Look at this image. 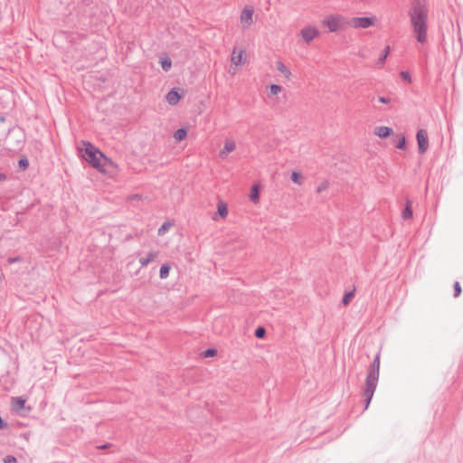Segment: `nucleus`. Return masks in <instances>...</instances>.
<instances>
[{
    "label": "nucleus",
    "mask_w": 463,
    "mask_h": 463,
    "mask_svg": "<svg viewBox=\"0 0 463 463\" xmlns=\"http://www.w3.org/2000/svg\"><path fill=\"white\" fill-rule=\"evenodd\" d=\"M276 66L278 71H280L286 79H289L291 77V71L281 61H278L276 62Z\"/></svg>",
    "instance_id": "f3484780"
},
{
    "label": "nucleus",
    "mask_w": 463,
    "mask_h": 463,
    "mask_svg": "<svg viewBox=\"0 0 463 463\" xmlns=\"http://www.w3.org/2000/svg\"><path fill=\"white\" fill-rule=\"evenodd\" d=\"M84 148H81L82 157L90 163L94 168L101 171V159L108 160V158L90 142L83 141Z\"/></svg>",
    "instance_id": "f03ea898"
},
{
    "label": "nucleus",
    "mask_w": 463,
    "mask_h": 463,
    "mask_svg": "<svg viewBox=\"0 0 463 463\" xmlns=\"http://www.w3.org/2000/svg\"><path fill=\"white\" fill-rule=\"evenodd\" d=\"M408 16L417 42L425 43L428 40V0H412L408 10Z\"/></svg>",
    "instance_id": "f257e3e1"
},
{
    "label": "nucleus",
    "mask_w": 463,
    "mask_h": 463,
    "mask_svg": "<svg viewBox=\"0 0 463 463\" xmlns=\"http://www.w3.org/2000/svg\"><path fill=\"white\" fill-rule=\"evenodd\" d=\"M187 136V131L185 128H178L175 133H174V137L177 140V141H182L184 140Z\"/></svg>",
    "instance_id": "aec40b11"
},
{
    "label": "nucleus",
    "mask_w": 463,
    "mask_h": 463,
    "mask_svg": "<svg viewBox=\"0 0 463 463\" xmlns=\"http://www.w3.org/2000/svg\"><path fill=\"white\" fill-rule=\"evenodd\" d=\"M216 353H217V351L215 349L209 348L203 352V356L204 357H212V356H214L216 354Z\"/></svg>",
    "instance_id": "473e14b6"
},
{
    "label": "nucleus",
    "mask_w": 463,
    "mask_h": 463,
    "mask_svg": "<svg viewBox=\"0 0 463 463\" xmlns=\"http://www.w3.org/2000/svg\"><path fill=\"white\" fill-rule=\"evenodd\" d=\"M391 99L388 97H372L371 101L373 103V107L377 109L381 110L382 109L377 105V102L383 103V104H389L391 103Z\"/></svg>",
    "instance_id": "4468645a"
},
{
    "label": "nucleus",
    "mask_w": 463,
    "mask_h": 463,
    "mask_svg": "<svg viewBox=\"0 0 463 463\" xmlns=\"http://www.w3.org/2000/svg\"><path fill=\"white\" fill-rule=\"evenodd\" d=\"M329 186L328 181H323L317 188V192L318 194L322 193L323 191L326 190Z\"/></svg>",
    "instance_id": "c756f323"
},
{
    "label": "nucleus",
    "mask_w": 463,
    "mask_h": 463,
    "mask_svg": "<svg viewBox=\"0 0 463 463\" xmlns=\"http://www.w3.org/2000/svg\"><path fill=\"white\" fill-rule=\"evenodd\" d=\"M379 376L371 375L367 373L365 379V387L364 390V396L365 398V409L369 407V404L373 399V393L378 384Z\"/></svg>",
    "instance_id": "20e7f679"
},
{
    "label": "nucleus",
    "mask_w": 463,
    "mask_h": 463,
    "mask_svg": "<svg viewBox=\"0 0 463 463\" xmlns=\"http://www.w3.org/2000/svg\"><path fill=\"white\" fill-rule=\"evenodd\" d=\"M245 51L243 49H240L239 52H236L234 48L232 53L231 61L233 65L239 66L245 62Z\"/></svg>",
    "instance_id": "1a4fd4ad"
},
{
    "label": "nucleus",
    "mask_w": 463,
    "mask_h": 463,
    "mask_svg": "<svg viewBox=\"0 0 463 463\" xmlns=\"http://www.w3.org/2000/svg\"><path fill=\"white\" fill-rule=\"evenodd\" d=\"M401 76L409 82L411 80V75L408 71H402Z\"/></svg>",
    "instance_id": "c9c22d12"
},
{
    "label": "nucleus",
    "mask_w": 463,
    "mask_h": 463,
    "mask_svg": "<svg viewBox=\"0 0 463 463\" xmlns=\"http://www.w3.org/2000/svg\"><path fill=\"white\" fill-rule=\"evenodd\" d=\"M161 66H162V69L165 71H168L172 66V61H171V59L166 57L165 59H162L161 61Z\"/></svg>",
    "instance_id": "b1692460"
},
{
    "label": "nucleus",
    "mask_w": 463,
    "mask_h": 463,
    "mask_svg": "<svg viewBox=\"0 0 463 463\" xmlns=\"http://www.w3.org/2000/svg\"><path fill=\"white\" fill-rule=\"evenodd\" d=\"M354 294L353 291L351 292H346L344 297H343V299H342V302L344 305H348L349 302L351 301V299L354 298Z\"/></svg>",
    "instance_id": "393cba45"
},
{
    "label": "nucleus",
    "mask_w": 463,
    "mask_h": 463,
    "mask_svg": "<svg viewBox=\"0 0 463 463\" xmlns=\"http://www.w3.org/2000/svg\"><path fill=\"white\" fill-rule=\"evenodd\" d=\"M390 53V46H386L384 50L383 51L382 55L378 59L377 65L383 66L385 62V60L387 59L388 55Z\"/></svg>",
    "instance_id": "412c9836"
},
{
    "label": "nucleus",
    "mask_w": 463,
    "mask_h": 463,
    "mask_svg": "<svg viewBox=\"0 0 463 463\" xmlns=\"http://www.w3.org/2000/svg\"><path fill=\"white\" fill-rule=\"evenodd\" d=\"M109 447V444H104V445L99 447V449H107Z\"/></svg>",
    "instance_id": "4c0bfd02"
},
{
    "label": "nucleus",
    "mask_w": 463,
    "mask_h": 463,
    "mask_svg": "<svg viewBox=\"0 0 463 463\" xmlns=\"http://www.w3.org/2000/svg\"><path fill=\"white\" fill-rule=\"evenodd\" d=\"M319 34V31L313 26H307L303 28L300 31V35L304 39L306 43H310L312 40H314L316 37H317Z\"/></svg>",
    "instance_id": "0eeeda50"
},
{
    "label": "nucleus",
    "mask_w": 463,
    "mask_h": 463,
    "mask_svg": "<svg viewBox=\"0 0 463 463\" xmlns=\"http://www.w3.org/2000/svg\"><path fill=\"white\" fill-rule=\"evenodd\" d=\"M265 334H266V330H265V328H264V327H262V326H259V327L255 330V333H254V335H255V336H256L257 338H262V337H264Z\"/></svg>",
    "instance_id": "c85d7f7f"
},
{
    "label": "nucleus",
    "mask_w": 463,
    "mask_h": 463,
    "mask_svg": "<svg viewBox=\"0 0 463 463\" xmlns=\"http://www.w3.org/2000/svg\"><path fill=\"white\" fill-rule=\"evenodd\" d=\"M6 179H7V176H6L5 174L0 173V182H1V181H5V180H6Z\"/></svg>",
    "instance_id": "e433bc0d"
},
{
    "label": "nucleus",
    "mask_w": 463,
    "mask_h": 463,
    "mask_svg": "<svg viewBox=\"0 0 463 463\" xmlns=\"http://www.w3.org/2000/svg\"><path fill=\"white\" fill-rule=\"evenodd\" d=\"M418 149L420 154H424L429 148V137L425 129H420L416 135Z\"/></svg>",
    "instance_id": "423d86ee"
},
{
    "label": "nucleus",
    "mask_w": 463,
    "mask_h": 463,
    "mask_svg": "<svg viewBox=\"0 0 463 463\" xmlns=\"http://www.w3.org/2000/svg\"><path fill=\"white\" fill-rule=\"evenodd\" d=\"M217 213L222 218H226L228 215V208L224 202L220 201L217 204Z\"/></svg>",
    "instance_id": "a211bd4d"
},
{
    "label": "nucleus",
    "mask_w": 463,
    "mask_h": 463,
    "mask_svg": "<svg viewBox=\"0 0 463 463\" xmlns=\"http://www.w3.org/2000/svg\"><path fill=\"white\" fill-rule=\"evenodd\" d=\"M5 463H17V460L13 456H6L4 459Z\"/></svg>",
    "instance_id": "f704fd0d"
},
{
    "label": "nucleus",
    "mask_w": 463,
    "mask_h": 463,
    "mask_svg": "<svg viewBox=\"0 0 463 463\" xmlns=\"http://www.w3.org/2000/svg\"><path fill=\"white\" fill-rule=\"evenodd\" d=\"M9 261L10 262H15V261H17V258L9 259Z\"/></svg>",
    "instance_id": "58836bf2"
},
{
    "label": "nucleus",
    "mask_w": 463,
    "mask_h": 463,
    "mask_svg": "<svg viewBox=\"0 0 463 463\" xmlns=\"http://www.w3.org/2000/svg\"><path fill=\"white\" fill-rule=\"evenodd\" d=\"M25 400L23 397H14L12 398V408L14 411H21L24 408Z\"/></svg>",
    "instance_id": "dca6fc26"
},
{
    "label": "nucleus",
    "mask_w": 463,
    "mask_h": 463,
    "mask_svg": "<svg viewBox=\"0 0 463 463\" xmlns=\"http://www.w3.org/2000/svg\"><path fill=\"white\" fill-rule=\"evenodd\" d=\"M392 132V129L391 128L384 127V126L377 127L374 129V134L377 137H379L380 138H385V137H389Z\"/></svg>",
    "instance_id": "ddd939ff"
},
{
    "label": "nucleus",
    "mask_w": 463,
    "mask_h": 463,
    "mask_svg": "<svg viewBox=\"0 0 463 463\" xmlns=\"http://www.w3.org/2000/svg\"><path fill=\"white\" fill-rule=\"evenodd\" d=\"M18 165L21 169L23 170H25L28 168L29 166V161L26 157H22L19 161H18Z\"/></svg>",
    "instance_id": "a878e982"
},
{
    "label": "nucleus",
    "mask_w": 463,
    "mask_h": 463,
    "mask_svg": "<svg viewBox=\"0 0 463 463\" xmlns=\"http://www.w3.org/2000/svg\"><path fill=\"white\" fill-rule=\"evenodd\" d=\"M291 180L292 182H294L295 184H302V180H301V175L298 172H293L291 174Z\"/></svg>",
    "instance_id": "bb28decb"
},
{
    "label": "nucleus",
    "mask_w": 463,
    "mask_h": 463,
    "mask_svg": "<svg viewBox=\"0 0 463 463\" xmlns=\"http://www.w3.org/2000/svg\"><path fill=\"white\" fill-rule=\"evenodd\" d=\"M170 266L168 264H163L160 268L159 277L162 279H166L169 276Z\"/></svg>",
    "instance_id": "4be33fe9"
},
{
    "label": "nucleus",
    "mask_w": 463,
    "mask_h": 463,
    "mask_svg": "<svg viewBox=\"0 0 463 463\" xmlns=\"http://www.w3.org/2000/svg\"><path fill=\"white\" fill-rule=\"evenodd\" d=\"M405 145H406V138L404 136H402L395 146L398 149H404Z\"/></svg>",
    "instance_id": "2f4dec72"
},
{
    "label": "nucleus",
    "mask_w": 463,
    "mask_h": 463,
    "mask_svg": "<svg viewBox=\"0 0 463 463\" xmlns=\"http://www.w3.org/2000/svg\"><path fill=\"white\" fill-rule=\"evenodd\" d=\"M323 24L330 33L345 30L348 26V18L340 14H331L323 20Z\"/></svg>",
    "instance_id": "7ed1b4c3"
},
{
    "label": "nucleus",
    "mask_w": 463,
    "mask_h": 463,
    "mask_svg": "<svg viewBox=\"0 0 463 463\" xmlns=\"http://www.w3.org/2000/svg\"><path fill=\"white\" fill-rule=\"evenodd\" d=\"M180 95L179 93L175 90H171L167 94H166V101L170 104V105H175L179 99H180Z\"/></svg>",
    "instance_id": "2eb2a0df"
},
{
    "label": "nucleus",
    "mask_w": 463,
    "mask_h": 463,
    "mask_svg": "<svg viewBox=\"0 0 463 463\" xmlns=\"http://www.w3.org/2000/svg\"><path fill=\"white\" fill-rule=\"evenodd\" d=\"M253 9L251 7H245L241 14V22L244 28L251 25L253 20Z\"/></svg>",
    "instance_id": "6e6552de"
},
{
    "label": "nucleus",
    "mask_w": 463,
    "mask_h": 463,
    "mask_svg": "<svg viewBox=\"0 0 463 463\" xmlns=\"http://www.w3.org/2000/svg\"><path fill=\"white\" fill-rule=\"evenodd\" d=\"M461 293V288H460V285H459V282L456 281L455 284H454V297L457 298L460 295Z\"/></svg>",
    "instance_id": "72a5a7b5"
},
{
    "label": "nucleus",
    "mask_w": 463,
    "mask_h": 463,
    "mask_svg": "<svg viewBox=\"0 0 463 463\" xmlns=\"http://www.w3.org/2000/svg\"><path fill=\"white\" fill-rule=\"evenodd\" d=\"M269 90L271 95H278L281 91V86L278 84H271Z\"/></svg>",
    "instance_id": "cd10ccee"
},
{
    "label": "nucleus",
    "mask_w": 463,
    "mask_h": 463,
    "mask_svg": "<svg viewBox=\"0 0 463 463\" xmlns=\"http://www.w3.org/2000/svg\"><path fill=\"white\" fill-rule=\"evenodd\" d=\"M376 23V17H354L348 19V26L355 29H366L373 26Z\"/></svg>",
    "instance_id": "39448f33"
},
{
    "label": "nucleus",
    "mask_w": 463,
    "mask_h": 463,
    "mask_svg": "<svg viewBox=\"0 0 463 463\" xmlns=\"http://www.w3.org/2000/svg\"><path fill=\"white\" fill-rule=\"evenodd\" d=\"M250 198L253 203L259 201V188L257 185H253L250 190Z\"/></svg>",
    "instance_id": "5701e85b"
},
{
    "label": "nucleus",
    "mask_w": 463,
    "mask_h": 463,
    "mask_svg": "<svg viewBox=\"0 0 463 463\" xmlns=\"http://www.w3.org/2000/svg\"><path fill=\"white\" fill-rule=\"evenodd\" d=\"M235 148H236L235 141L233 139H226L224 142L223 148L220 151V156L221 157L226 156L229 153L234 151Z\"/></svg>",
    "instance_id": "9d476101"
},
{
    "label": "nucleus",
    "mask_w": 463,
    "mask_h": 463,
    "mask_svg": "<svg viewBox=\"0 0 463 463\" xmlns=\"http://www.w3.org/2000/svg\"><path fill=\"white\" fill-rule=\"evenodd\" d=\"M158 256L157 250H150L146 257H141L139 259V263L141 267L147 266L150 262L154 261Z\"/></svg>",
    "instance_id": "f8f14e48"
},
{
    "label": "nucleus",
    "mask_w": 463,
    "mask_h": 463,
    "mask_svg": "<svg viewBox=\"0 0 463 463\" xmlns=\"http://www.w3.org/2000/svg\"><path fill=\"white\" fill-rule=\"evenodd\" d=\"M171 226L170 222H165L158 229V235H163Z\"/></svg>",
    "instance_id": "7c9ffc66"
},
{
    "label": "nucleus",
    "mask_w": 463,
    "mask_h": 463,
    "mask_svg": "<svg viewBox=\"0 0 463 463\" xmlns=\"http://www.w3.org/2000/svg\"><path fill=\"white\" fill-rule=\"evenodd\" d=\"M380 371V354L378 353L373 358V363L370 364L368 369V374L379 376Z\"/></svg>",
    "instance_id": "9b49d317"
},
{
    "label": "nucleus",
    "mask_w": 463,
    "mask_h": 463,
    "mask_svg": "<svg viewBox=\"0 0 463 463\" xmlns=\"http://www.w3.org/2000/svg\"><path fill=\"white\" fill-rule=\"evenodd\" d=\"M413 213L411 206V202L408 201L404 210L402 213V217L404 220L412 218Z\"/></svg>",
    "instance_id": "6ab92c4d"
}]
</instances>
